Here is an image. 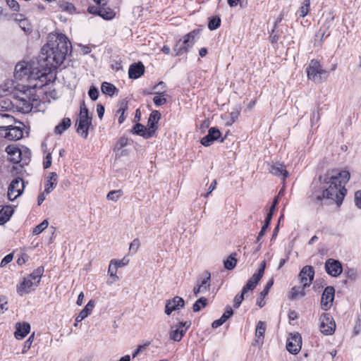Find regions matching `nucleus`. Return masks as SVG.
I'll return each instance as SVG.
<instances>
[{
  "instance_id": "f257e3e1",
  "label": "nucleus",
  "mask_w": 361,
  "mask_h": 361,
  "mask_svg": "<svg viewBox=\"0 0 361 361\" xmlns=\"http://www.w3.org/2000/svg\"><path fill=\"white\" fill-rule=\"evenodd\" d=\"M71 49V42L63 34L59 35L55 41H49L42 47L40 60L44 61V64L42 66H44L45 70L42 72L36 66V71L30 75V84L27 86L23 85V90L18 96L19 104H22L20 108L23 111L29 112L33 106H37L39 97L36 94V89L42 88L51 81V78L46 71L59 67L63 62Z\"/></svg>"
},
{
  "instance_id": "f03ea898",
  "label": "nucleus",
  "mask_w": 361,
  "mask_h": 361,
  "mask_svg": "<svg viewBox=\"0 0 361 361\" xmlns=\"http://www.w3.org/2000/svg\"><path fill=\"white\" fill-rule=\"evenodd\" d=\"M350 173L348 171L333 170L327 175L322 183V193L315 195L317 201L327 199L336 202L340 206L345 195V184L350 179Z\"/></svg>"
},
{
  "instance_id": "7ed1b4c3",
  "label": "nucleus",
  "mask_w": 361,
  "mask_h": 361,
  "mask_svg": "<svg viewBox=\"0 0 361 361\" xmlns=\"http://www.w3.org/2000/svg\"><path fill=\"white\" fill-rule=\"evenodd\" d=\"M44 273V267H39L32 273L24 278L23 281L17 286V293L23 296L37 288Z\"/></svg>"
},
{
  "instance_id": "20e7f679",
  "label": "nucleus",
  "mask_w": 361,
  "mask_h": 361,
  "mask_svg": "<svg viewBox=\"0 0 361 361\" xmlns=\"http://www.w3.org/2000/svg\"><path fill=\"white\" fill-rule=\"evenodd\" d=\"M200 29H195L187 35H184L183 39H180L175 44L173 51L176 56H180L187 53L190 48L195 44L199 37Z\"/></svg>"
},
{
  "instance_id": "39448f33",
  "label": "nucleus",
  "mask_w": 361,
  "mask_h": 361,
  "mask_svg": "<svg viewBox=\"0 0 361 361\" xmlns=\"http://www.w3.org/2000/svg\"><path fill=\"white\" fill-rule=\"evenodd\" d=\"M307 78L315 83H322L326 80L329 73L324 70L319 62L312 60L307 68Z\"/></svg>"
},
{
  "instance_id": "423d86ee",
  "label": "nucleus",
  "mask_w": 361,
  "mask_h": 361,
  "mask_svg": "<svg viewBox=\"0 0 361 361\" xmlns=\"http://www.w3.org/2000/svg\"><path fill=\"white\" fill-rule=\"evenodd\" d=\"M38 63L32 61L30 62L20 61L18 63L15 67L14 77L16 80H25L30 84L31 73L36 71V66Z\"/></svg>"
},
{
  "instance_id": "0eeeda50",
  "label": "nucleus",
  "mask_w": 361,
  "mask_h": 361,
  "mask_svg": "<svg viewBox=\"0 0 361 361\" xmlns=\"http://www.w3.org/2000/svg\"><path fill=\"white\" fill-rule=\"evenodd\" d=\"M18 126H13L1 130L0 135L4 137L6 139L11 141H16L21 139L23 135V126L21 122H18Z\"/></svg>"
},
{
  "instance_id": "6e6552de",
  "label": "nucleus",
  "mask_w": 361,
  "mask_h": 361,
  "mask_svg": "<svg viewBox=\"0 0 361 361\" xmlns=\"http://www.w3.org/2000/svg\"><path fill=\"white\" fill-rule=\"evenodd\" d=\"M25 183L21 178H14L8 188L7 196L9 200L13 201L23 192Z\"/></svg>"
},
{
  "instance_id": "1a4fd4ad",
  "label": "nucleus",
  "mask_w": 361,
  "mask_h": 361,
  "mask_svg": "<svg viewBox=\"0 0 361 361\" xmlns=\"http://www.w3.org/2000/svg\"><path fill=\"white\" fill-rule=\"evenodd\" d=\"M319 329L322 334L331 335L336 329L335 322L329 313H324L319 317Z\"/></svg>"
},
{
  "instance_id": "9d476101",
  "label": "nucleus",
  "mask_w": 361,
  "mask_h": 361,
  "mask_svg": "<svg viewBox=\"0 0 361 361\" xmlns=\"http://www.w3.org/2000/svg\"><path fill=\"white\" fill-rule=\"evenodd\" d=\"M314 276V270L311 266H305L300 271L298 277L302 289L309 287Z\"/></svg>"
},
{
  "instance_id": "9b49d317",
  "label": "nucleus",
  "mask_w": 361,
  "mask_h": 361,
  "mask_svg": "<svg viewBox=\"0 0 361 361\" xmlns=\"http://www.w3.org/2000/svg\"><path fill=\"white\" fill-rule=\"evenodd\" d=\"M325 270L331 276L338 277L343 271V267L338 260L329 258L325 262Z\"/></svg>"
},
{
  "instance_id": "f8f14e48",
  "label": "nucleus",
  "mask_w": 361,
  "mask_h": 361,
  "mask_svg": "<svg viewBox=\"0 0 361 361\" xmlns=\"http://www.w3.org/2000/svg\"><path fill=\"white\" fill-rule=\"evenodd\" d=\"M301 346L302 338L298 333L293 334L286 343L287 350L293 355H296L300 352Z\"/></svg>"
},
{
  "instance_id": "ddd939ff",
  "label": "nucleus",
  "mask_w": 361,
  "mask_h": 361,
  "mask_svg": "<svg viewBox=\"0 0 361 361\" xmlns=\"http://www.w3.org/2000/svg\"><path fill=\"white\" fill-rule=\"evenodd\" d=\"M335 289L332 286H327L322 295L321 307L324 310H328L332 306L334 299Z\"/></svg>"
},
{
  "instance_id": "4468645a",
  "label": "nucleus",
  "mask_w": 361,
  "mask_h": 361,
  "mask_svg": "<svg viewBox=\"0 0 361 361\" xmlns=\"http://www.w3.org/2000/svg\"><path fill=\"white\" fill-rule=\"evenodd\" d=\"M185 305L184 300L179 296H176L171 300H168L165 305V313L170 315L172 312L183 307Z\"/></svg>"
},
{
  "instance_id": "2eb2a0df",
  "label": "nucleus",
  "mask_w": 361,
  "mask_h": 361,
  "mask_svg": "<svg viewBox=\"0 0 361 361\" xmlns=\"http://www.w3.org/2000/svg\"><path fill=\"white\" fill-rule=\"evenodd\" d=\"M220 136L221 132L216 127H212L209 129L208 134L201 139L200 142L202 145L209 147Z\"/></svg>"
},
{
  "instance_id": "dca6fc26",
  "label": "nucleus",
  "mask_w": 361,
  "mask_h": 361,
  "mask_svg": "<svg viewBox=\"0 0 361 361\" xmlns=\"http://www.w3.org/2000/svg\"><path fill=\"white\" fill-rule=\"evenodd\" d=\"M75 125L77 133L82 137L86 138L88 135V129L92 126V118H79Z\"/></svg>"
},
{
  "instance_id": "f3484780",
  "label": "nucleus",
  "mask_w": 361,
  "mask_h": 361,
  "mask_svg": "<svg viewBox=\"0 0 361 361\" xmlns=\"http://www.w3.org/2000/svg\"><path fill=\"white\" fill-rule=\"evenodd\" d=\"M161 118V114L158 111H153L148 118L147 128L148 135L147 137H153L157 129L156 123Z\"/></svg>"
},
{
  "instance_id": "a211bd4d",
  "label": "nucleus",
  "mask_w": 361,
  "mask_h": 361,
  "mask_svg": "<svg viewBox=\"0 0 361 361\" xmlns=\"http://www.w3.org/2000/svg\"><path fill=\"white\" fill-rule=\"evenodd\" d=\"M145 73V66L141 62L135 63L130 66L128 69L129 78L137 79Z\"/></svg>"
},
{
  "instance_id": "6ab92c4d",
  "label": "nucleus",
  "mask_w": 361,
  "mask_h": 361,
  "mask_svg": "<svg viewBox=\"0 0 361 361\" xmlns=\"http://www.w3.org/2000/svg\"><path fill=\"white\" fill-rule=\"evenodd\" d=\"M16 330L15 331V337L17 339H23L30 331V325L27 322L17 323L16 325Z\"/></svg>"
},
{
  "instance_id": "aec40b11",
  "label": "nucleus",
  "mask_w": 361,
  "mask_h": 361,
  "mask_svg": "<svg viewBox=\"0 0 361 361\" xmlns=\"http://www.w3.org/2000/svg\"><path fill=\"white\" fill-rule=\"evenodd\" d=\"M270 173L276 176H281L283 179H285L288 176V172L286 171V166L283 164L279 162L271 165Z\"/></svg>"
},
{
  "instance_id": "412c9836",
  "label": "nucleus",
  "mask_w": 361,
  "mask_h": 361,
  "mask_svg": "<svg viewBox=\"0 0 361 361\" xmlns=\"http://www.w3.org/2000/svg\"><path fill=\"white\" fill-rule=\"evenodd\" d=\"M266 331V324L264 322L259 321L256 326L255 331V341L257 345H262L264 343V334Z\"/></svg>"
},
{
  "instance_id": "4be33fe9",
  "label": "nucleus",
  "mask_w": 361,
  "mask_h": 361,
  "mask_svg": "<svg viewBox=\"0 0 361 361\" xmlns=\"http://www.w3.org/2000/svg\"><path fill=\"white\" fill-rule=\"evenodd\" d=\"M8 160L13 164H18L21 161V151L15 147L8 146L6 148Z\"/></svg>"
},
{
  "instance_id": "5701e85b",
  "label": "nucleus",
  "mask_w": 361,
  "mask_h": 361,
  "mask_svg": "<svg viewBox=\"0 0 361 361\" xmlns=\"http://www.w3.org/2000/svg\"><path fill=\"white\" fill-rule=\"evenodd\" d=\"M58 175L56 172H51L47 177V180L45 184L44 192L47 195L49 194L54 188L57 185L58 183Z\"/></svg>"
},
{
  "instance_id": "b1692460",
  "label": "nucleus",
  "mask_w": 361,
  "mask_h": 361,
  "mask_svg": "<svg viewBox=\"0 0 361 361\" xmlns=\"http://www.w3.org/2000/svg\"><path fill=\"white\" fill-rule=\"evenodd\" d=\"M94 307V302L90 300L87 304L85 306L83 310L80 312L78 316L75 318V326H77L78 322H80L85 319L92 311Z\"/></svg>"
},
{
  "instance_id": "393cba45",
  "label": "nucleus",
  "mask_w": 361,
  "mask_h": 361,
  "mask_svg": "<svg viewBox=\"0 0 361 361\" xmlns=\"http://www.w3.org/2000/svg\"><path fill=\"white\" fill-rule=\"evenodd\" d=\"M13 123H16L13 116L8 114L0 113V132Z\"/></svg>"
},
{
  "instance_id": "a878e982",
  "label": "nucleus",
  "mask_w": 361,
  "mask_h": 361,
  "mask_svg": "<svg viewBox=\"0 0 361 361\" xmlns=\"http://www.w3.org/2000/svg\"><path fill=\"white\" fill-rule=\"evenodd\" d=\"M13 213V209L11 206L0 207V225L6 224Z\"/></svg>"
},
{
  "instance_id": "bb28decb",
  "label": "nucleus",
  "mask_w": 361,
  "mask_h": 361,
  "mask_svg": "<svg viewBox=\"0 0 361 361\" xmlns=\"http://www.w3.org/2000/svg\"><path fill=\"white\" fill-rule=\"evenodd\" d=\"M186 333V330H183V329H180L177 325L176 326H172L169 333L170 339L179 342L181 341L183 337Z\"/></svg>"
},
{
  "instance_id": "cd10ccee",
  "label": "nucleus",
  "mask_w": 361,
  "mask_h": 361,
  "mask_svg": "<svg viewBox=\"0 0 361 361\" xmlns=\"http://www.w3.org/2000/svg\"><path fill=\"white\" fill-rule=\"evenodd\" d=\"M344 274L347 279L350 281H356L360 276V273L357 268L348 267L345 269Z\"/></svg>"
},
{
  "instance_id": "c85d7f7f",
  "label": "nucleus",
  "mask_w": 361,
  "mask_h": 361,
  "mask_svg": "<svg viewBox=\"0 0 361 361\" xmlns=\"http://www.w3.org/2000/svg\"><path fill=\"white\" fill-rule=\"evenodd\" d=\"M71 125V121L69 118H64L60 123H59L54 129L56 134L61 135Z\"/></svg>"
},
{
  "instance_id": "c756f323",
  "label": "nucleus",
  "mask_w": 361,
  "mask_h": 361,
  "mask_svg": "<svg viewBox=\"0 0 361 361\" xmlns=\"http://www.w3.org/2000/svg\"><path fill=\"white\" fill-rule=\"evenodd\" d=\"M102 92L109 96L112 97L115 93L118 92L116 87L111 83L104 82L101 86Z\"/></svg>"
},
{
  "instance_id": "7c9ffc66",
  "label": "nucleus",
  "mask_w": 361,
  "mask_h": 361,
  "mask_svg": "<svg viewBox=\"0 0 361 361\" xmlns=\"http://www.w3.org/2000/svg\"><path fill=\"white\" fill-rule=\"evenodd\" d=\"M132 132L133 133H135V134H137V135H139L140 136H142L145 138H149L150 137H147V135H148V128H147V126L145 127L143 125H142L141 123H136L134 126Z\"/></svg>"
},
{
  "instance_id": "2f4dec72",
  "label": "nucleus",
  "mask_w": 361,
  "mask_h": 361,
  "mask_svg": "<svg viewBox=\"0 0 361 361\" xmlns=\"http://www.w3.org/2000/svg\"><path fill=\"white\" fill-rule=\"evenodd\" d=\"M265 269H266V262H265V261H263L261 263L260 267L257 270V272L255 273L250 279H251L252 281L255 282V283H258V282L260 281V279H262V277L263 276V275L264 274Z\"/></svg>"
},
{
  "instance_id": "473e14b6",
  "label": "nucleus",
  "mask_w": 361,
  "mask_h": 361,
  "mask_svg": "<svg viewBox=\"0 0 361 361\" xmlns=\"http://www.w3.org/2000/svg\"><path fill=\"white\" fill-rule=\"evenodd\" d=\"M271 219H272L271 214H267V217L264 221V224L261 231L258 233V235L257 238V243H258L260 240V239L264 235L265 232L270 224Z\"/></svg>"
},
{
  "instance_id": "72a5a7b5",
  "label": "nucleus",
  "mask_w": 361,
  "mask_h": 361,
  "mask_svg": "<svg viewBox=\"0 0 361 361\" xmlns=\"http://www.w3.org/2000/svg\"><path fill=\"white\" fill-rule=\"evenodd\" d=\"M116 13L111 8H102L99 16L105 20H111L114 18Z\"/></svg>"
},
{
  "instance_id": "f704fd0d",
  "label": "nucleus",
  "mask_w": 361,
  "mask_h": 361,
  "mask_svg": "<svg viewBox=\"0 0 361 361\" xmlns=\"http://www.w3.org/2000/svg\"><path fill=\"white\" fill-rule=\"evenodd\" d=\"M305 289H302V286L300 287L295 286L292 288L290 292V298L292 299H296L298 298H302L305 296Z\"/></svg>"
},
{
  "instance_id": "c9c22d12",
  "label": "nucleus",
  "mask_w": 361,
  "mask_h": 361,
  "mask_svg": "<svg viewBox=\"0 0 361 361\" xmlns=\"http://www.w3.org/2000/svg\"><path fill=\"white\" fill-rule=\"evenodd\" d=\"M207 303V298L202 297L200 299H198L193 305L192 306V310L195 312H199L202 310V308H204Z\"/></svg>"
},
{
  "instance_id": "e433bc0d",
  "label": "nucleus",
  "mask_w": 361,
  "mask_h": 361,
  "mask_svg": "<svg viewBox=\"0 0 361 361\" xmlns=\"http://www.w3.org/2000/svg\"><path fill=\"white\" fill-rule=\"evenodd\" d=\"M205 277L202 281L201 283L199 285L201 288L203 290V292H206L209 289L210 287V280H211V275L210 273L208 271H206L204 273Z\"/></svg>"
},
{
  "instance_id": "4c0bfd02",
  "label": "nucleus",
  "mask_w": 361,
  "mask_h": 361,
  "mask_svg": "<svg viewBox=\"0 0 361 361\" xmlns=\"http://www.w3.org/2000/svg\"><path fill=\"white\" fill-rule=\"evenodd\" d=\"M114 260H111L110 262L108 270V274L111 277L114 278V280L111 282V284L118 280V276L116 275L118 267L114 264Z\"/></svg>"
},
{
  "instance_id": "58836bf2",
  "label": "nucleus",
  "mask_w": 361,
  "mask_h": 361,
  "mask_svg": "<svg viewBox=\"0 0 361 361\" xmlns=\"http://www.w3.org/2000/svg\"><path fill=\"white\" fill-rule=\"evenodd\" d=\"M310 6V0H304L302 5L299 8L298 13L300 17H305L308 13Z\"/></svg>"
},
{
  "instance_id": "ea45409f",
  "label": "nucleus",
  "mask_w": 361,
  "mask_h": 361,
  "mask_svg": "<svg viewBox=\"0 0 361 361\" xmlns=\"http://www.w3.org/2000/svg\"><path fill=\"white\" fill-rule=\"evenodd\" d=\"M123 195L121 190H111L108 192L106 198L109 200L116 202Z\"/></svg>"
},
{
  "instance_id": "a19ab883",
  "label": "nucleus",
  "mask_w": 361,
  "mask_h": 361,
  "mask_svg": "<svg viewBox=\"0 0 361 361\" xmlns=\"http://www.w3.org/2000/svg\"><path fill=\"white\" fill-rule=\"evenodd\" d=\"M236 259L230 255L224 262V267L228 270H232L236 266Z\"/></svg>"
},
{
  "instance_id": "79ce46f5",
  "label": "nucleus",
  "mask_w": 361,
  "mask_h": 361,
  "mask_svg": "<svg viewBox=\"0 0 361 361\" xmlns=\"http://www.w3.org/2000/svg\"><path fill=\"white\" fill-rule=\"evenodd\" d=\"M49 225V222L47 219H44L42 223L36 226L32 231L34 235H39L43 231H44Z\"/></svg>"
},
{
  "instance_id": "37998d69",
  "label": "nucleus",
  "mask_w": 361,
  "mask_h": 361,
  "mask_svg": "<svg viewBox=\"0 0 361 361\" xmlns=\"http://www.w3.org/2000/svg\"><path fill=\"white\" fill-rule=\"evenodd\" d=\"M221 25V19L219 17H214L210 18L208 23V27L210 30L217 29Z\"/></svg>"
},
{
  "instance_id": "c03bdc74",
  "label": "nucleus",
  "mask_w": 361,
  "mask_h": 361,
  "mask_svg": "<svg viewBox=\"0 0 361 361\" xmlns=\"http://www.w3.org/2000/svg\"><path fill=\"white\" fill-rule=\"evenodd\" d=\"M6 5L13 11H20V4L16 0H6Z\"/></svg>"
},
{
  "instance_id": "a18cd8bd",
  "label": "nucleus",
  "mask_w": 361,
  "mask_h": 361,
  "mask_svg": "<svg viewBox=\"0 0 361 361\" xmlns=\"http://www.w3.org/2000/svg\"><path fill=\"white\" fill-rule=\"evenodd\" d=\"M240 115V110L238 109L230 113V120L227 121L226 124L228 126L232 125L238 118Z\"/></svg>"
},
{
  "instance_id": "49530a36",
  "label": "nucleus",
  "mask_w": 361,
  "mask_h": 361,
  "mask_svg": "<svg viewBox=\"0 0 361 361\" xmlns=\"http://www.w3.org/2000/svg\"><path fill=\"white\" fill-rule=\"evenodd\" d=\"M166 85L164 82H159L154 87L155 94H164L166 92Z\"/></svg>"
},
{
  "instance_id": "de8ad7c7",
  "label": "nucleus",
  "mask_w": 361,
  "mask_h": 361,
  "mask_svg": "<svg viewBox=\"0 0 361 361\" xmlns=\"http://www.w3.org/2000/svg\"><path fill=\"white\" fill-rule=\"evenodd\" d=\"M20 17H22L20 15ZM16 20L19 22L20 27L25 31V32H29L30 30V27L28 26L27 20L25 18H16Z\"/></svg>"
},
{
  "instance_id": "09e8293b",
  "label": "nucleus",
  "mask_w": 361,
  "mask_h": 361,
  "mask_svg": "<svg viewBox=\"0 0 361 361\" xmlns=\"http://www.w3.org/2000/svg\"><path fill=\"white\" fill-rule=\"evenodd\" d=\"M79 118H92V117L89 116L88 109H87L85 102H82L80 105V112Z\"/></svg>"
},
{
  "instance_id": "8fccbe9b",
  "label": "nucleus",
  "mask_w": 361,
  "mask_h": 361,
  "mask_svg": "<svg viewBox=\"0 0 361 361\" xmlns=\"http://www.w3.org/2000/svg\"><path fill=\"white\" fill-rule=\"evenodd\" d=\"M257 283H255L251 279H249L245 286L243 288V293H247L249 290H252L255 289Z\"/></svg>"
},
{
  "instance_id": "3c124183",
  "label": "nucleus",
  "mask_w": 361,
  "mask_h": 361,
  "mask_svg": "<svg viewBox=\"0 0 361 361\" xmlns=\"http://www.w3.org/2000/svg\"><path fill=\"white\" fill-rule=\"evenodd\" d=\"M245 293H243V290H242V293L240 295H235V297L234 298V300H233V302H234L233 307L235 308H238L240 305L242 301L244 300V295Z\"/></svg>"
},
{
  "instance_id": "603ef678",
  "label": "nucleus",
  "mask_w": 361,
  "mask_h": 361,
  "mask_svg": "<svg viewBox=\"0 0 361 361\" xmlns=\"http://www.w3.org/2000/svg\"><path fill=\"white\" fill-rule=\"evenodd\" d=\"M88 94L93 101H95L99 97V91L95 87L92 86L88 91Z\"/></svg>"
},
{
  "instance_id": "864d4df0",
  "label": "nucleus",
  "mask_w": 361,
  "mask_h": 361,
  "mask_svg": "<svg viewBox=\"0 0 361 361\" xmlns=\"http://www.w3.org/2000/svg\"><path fill=\"white\" fill-rule=\"evenodd\" d=\"M140 240L137 238L134 239L130 244L129 250L135 253L140 247Z\"/></svg>"
},
{
  "instance_id": "5fc2aeb1",
  "label": "nucleus",
  "mask_w": 361,
  "mask_h": 361,
  "mask_svg": "<svg viewBox=\"0 0 361 361\" xmlns=\"http://www.w3.org/2000/svg\"><path fill=\"white\" fill-rule=\"evenodd\" d=\"M273 284H274V280H273V279H271L267 282V283L266 284L263 290L260 293V296L262 298H264L268 294L269 289L273 286Z\"/></svg>"
},
{
  "instance_id": "6e6d98bb",
  "label": "nucleus",
  "mask_w": 361,
  "mask_h": 361,
  "mask_svg": "<svg viewBox=\"0 0 361 361\" xmlns=\"http://www.w3.org/2000/svg\"><path fill=\"white\" fill-rule=\"evenodd\" d=\"M154 104L157 106L164 105L166 103V99L161 96H155L153 98Z\"/></svg>"
},
{
  "instance_id": "4d7b16f0",
  "label": "nucleus",
  "mask_w": 361,
  "mask_h": 361,
  "mask_svg": "<svg viewBox=\"0 0 361 361\" xmlns=\"http://www.w3.org/2000/svg\"><path fill=\"white\" fill-rule=\"evenodd\" d=\"M13 255L11 253L6 255L2 259L1 262V264H0L1 267H4L6 266L8 263H10L13 260Z\"/></svg>"
},
{
  "instance_id": "13d9d810",
  "label": "nucleus",
  "mask_w": 361,
  "mask_h": 361,
  "mask_svg": "<svg viewBox=\"0 0 361 361\" xmlns=\"http://www.w3.org/2000/svg\"><path fill=\"white\" fill-rule=\"evenodd\" d=\"M233 311L232 308L230 307H228L226 308V310L225 311V312L222 314V316L221 317L222 318L223 321L226 322V320L228 319L233 315Z\"/></svg>"
},
{
  "instance_id": "bf43d9fd",
  "label": "nucleus",
  "mask_w": 361,
  "mask_h": 361,
  "mask_svg": "<svg viewBox=\"0 0 361 361\" xmlns=\"http://www.w3.org/2000/svg\"><path fill=\"white\" fill-rule=\"evenodd\" d=\"M100 10H101V7H99L97 6H90L87 8L88 13L93 14V15L99 16Z\"/></svg>"
},
{
  "instance_id": "052dcab7",
  "label": "nucleus",
  "mask_w": 361,
  "mask_h": 361,
  "mask_svg": "<svg viewBox=\"0 0 361 361\" xmlns=\"http://www.w3.org/2000/svg\"><path fill=\"white\" fill-rule=\"evenodd\" d=\"M128 109V102L126 101H122L120 103L119 109L117 110V114H124L125 111Z\"/></svg>"
},
{
  "instance_id": "680f3d73",
  "label": "nucleus",
  "mask_w": 361,
  "mask_h": 361,
  "mask_svg": "<svg viewBox=\"0 0 361 361\" xmlns=\"http://www.w3.org/2000/svg\"><path fill=\"white\" fill-rule=\"evenodd\" d=\"M51 153H48L44 158V162H43V166L44 169H48L51 165Z\"/></svg>"
},
{
  "instance_id": "e2e57ef3",
  "label": "nucleus",
  "mask_w": 361,
  "mask_h": 361,
  "mask_svg": "<svg viewBox=\"0 0 361 361\" xmlns=\"http://www.w3.org/2000/svg\"><path fill=\"white\" fill-rule=\"evenodd\" d=\"M355 204L361 209V190H358L355 193Z\"/></svg>"
},
{
  "instance_id": "0e129e2a",
  "label": "nucleus",
  "mask_w": 361,
  "mask_h": 361,
  "mask_svg": "<svg viewBox=\"0 0 361 361\" xmlns=\"http://www.w3.org/2000/svg\"><path fill=\"white\" fill-rule=\"evenodd\" d=\"M114 264L118 267H122L126 266L128 263V259L126 258H123L121 260H115L114 259Z\"/></svg>"
},
{
  "instance_id": "69168bd1",
  "label": "nucleus",
  "mask_w": 361,
  "mask_h": 361,
  "mask_svg": "<svg viewBox=\"0 0 361 361\" xmlns=\"http://www.w3.org/2000/svg\"><path fill=\"white\" fill-rule=\"evenodd\" d=\"M279 197L277 196L274 198L273 202H272V204L270 207V209H269V212L268 214H271V216H273V214H274V212L275 211L276 209V205L278 204L279 203Z\"/></svg>"
},
{
  "instance_id": "338daca9",
  "label": "nucleus",
  "mask_w": 361,
  "mask_h": 361,
  "mask_svg": "<svg viewBox=\"0 0 361 361\" xmlns=\"http://www.w3.org/2000/svg\"><path fill=\"white\" fill-rule=\"evenodd\" d=\"M0 309L7 310V300L5 296L0 295Z\"/></svg>"
},
{
  "instance_id": "774afa93",
  "label": "nucleus",
  "mask_w": 361,
  "mask_h": 361,
  "mask_svg": "<svg viewBox=\"0 0 361 361\" xmlns=\"http://www.w3.org/2000/svg\"><path fill=\"white\" fill-rule=\"evenodd\" d=\"M63 8L64 10L71 13L73 12L74 10H75V7L72 4H70V3H64L63 5H62Z\"/></svg>"
}]
</instances>
